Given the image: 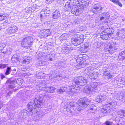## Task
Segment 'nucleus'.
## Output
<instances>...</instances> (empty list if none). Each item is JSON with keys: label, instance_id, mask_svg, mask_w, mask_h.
<instances>
[{"label": "nucleus", "instance_id": "12", "mask_svg": "<svg viewBox=\"0 0 125 125\" xmlns=\"http://www.w3.org/2000/svg\"><path fill=\"white\" fill-rule=\"evenodd\" d=\"M71 88L70 93L71 95H73L74 96L76 95L77 93L79 91L80 88V87L76 84L75 85V86Z\"/></svg>", "mask_w": 125, "mask_h": 125}, {"label": "nucleus", "instance_id": "59", "mask_svg": "<svg viewBox=\"0 0 125 125\" xmlns=\"http://www.w3.org/2000/svg\"><path fill=\"white\" fill-rule=\"evenodd\" d=\"M66 0H58V1L61 2H63L64 1Z\"/></svg>", "mask_w": 125, "mask_h": 125}, {"label": "nucleus", "instance_id": "54", "mask_svg": "<svg viewBox=\"0 0 125 125\" xmlns=\"http://www.w3.org/2000/svg\"><path fill=\"white\" fill-rule=\"evenodd\" d=\"M8 23L6 22H5L3 23L2 24V26H5V27H6L8 25Z\"/></svg>", "mask_w": 125, "mask_h": 125}, {"label": "nucleus", "instance_id": "1", "mask_svg": "<svg viewBox=\"0 0 125 125\" xmlns=\"http://www.w3.org/2000/svg\"><path fill=\"white\" fill-rule=\"evenodd\" d=\"M42 104V98L39 95H37L35 96L33 101L31 100L29 102L27 105V108L30 112L33 114L37 113L39 110L36 108H38V109L40 108Z\"/></svg>", "mask_w": 125, "mask_h": 125}, {"label": "nucleus", "instance_id": "42", "mask_svg": "<svg viewBox=\"0 0 125 125\" xmlns=\"http://www.w3.org/2000/svg\"><path fill=\"white\" fill-rule=\"evenodd\" d=\"M52 76L56 78L57 79H61L62 78V76H61V75L56 74L55 75H54V74H53Z\"/></svg>", "mask_w": 125, "mask_h": 125}, {"label": "nucleus", "instance_id": "2", "mask_svg": "<svg viewBox=\"0 0 125 125\" xmlns=\"http://www.w3.org/2000/svg\"><path fill=\"white\" fill-rule=\"evenodd\" d=\"M99 85V83L97 82L91 83L84 88L83 92L86 93L91 94L98 92L100 90Z\"/></svg>", "mask_w": 125, "mask_h": 125}, {"label": "nucleus", "instance_id": "46", "mask_svg": "<svg viewBox=\"0 0 125 125\" xmlns=\"http://www.w3.org/2000/svg\"><path fill=\"white\" fill-rule=\"evenodd\" d=\"M69 112L72 113H76L75 111L74 110L73 106L70 107V109L68 111Z\"/></svg>", "mask_w": 125, "mask_h": 125}, {"label": "nucleus", "instance_id": "56", "mask_svg": "<svg viewBox=\"0 0 125 125\" xmlns=\"http://www.w3.org/2000/svg\"><path fill=\"white\" fill-rule=\"evenodd\" d=\"M49 58L48 59L49 60H50V61H52L53 60V59L52 57H51V56H49Z\"/></svg>", "mask_w": 125, "mask_h": 125}, {"label": "nucleus", "instance_id": "55", "mask_svg": "<svg viewBox=\"0 0 125 125\" xmlns=\"http://www.w3.org/2000/svg\"><path fill=\"white\" fill-rule=\"evenodd\" d=\"M5 77V76L1 74V79H3V78Z\"/></svg>", "mask_w": 125, "mask_h": 125}, {"label": "nucleus", "instance_id": "13", "mask_svg": "<svg viewBox=\"0 0 125 125\" xmlns=\"http://www.w3.org/2000/svg\"><path fill=\"white\" fill-rule=\"evenodd\" d=\"M6 84L8 85V88L9 89H13L15 87L13 85L16 84V80L11 81L10 79L8 80L6 82Z\"/></svg>", "mask_w": 125, "mask_h": 125}, {"label": "nucleus", "instance_id": "38", "mask_svg": "<svg viewBox=\"0 0 125 125\" xmlns=\"http://www.w3.org/2000/svg\"><path fill=\"white\" fill-rule=\"evenodd\" d=\"M89 107V110L92 111L94 110L96 108V106L93 104H90Z\"/></svg>", "mask_w": 125, "mask_h": 125}, {"label": "nucleus", "instance_id": "23", "mask_svg": "<svg viewBox=\"0 0 125 125\" xmlns=\"http://www.w3.org/2000/svg\"><path fill=\"white\" fill-rule=\"evenodd\" d=\"M118 58L121 60H123L125 58V51L119 53Z\"/></svg>", "mask_w": 125, "mask_h": 125}, {"label": "nucleus", "instance_id": "3", "mask_svg": "<svg viewBox=\"0 0 125 125\" xmlns=\"http://www.w3.org/2000/svg\"><path fill=\"white\" fill-rule=\"evenodd\" d=\"M116 103L111 102H110L108 104L104 105L101 110V113L103 116L108 115L111 112L110 108H114L116 105Z\"/></svg>", "mask_w": 125, "mask_h": 125}, {"label": "nucleus", "instance_id": "30", "mask_svg": "<svg viewBox=\"0 0 125 125\" xmlns=\"http://www.w3.org/2000/svg\"><path fill=\"white\" fill-rule=\"evenodd\" d=\"M102 17H103L107 19H109L110 15L109 14V13L108 12H105L102 13L100 15Z\"/></svg>", "mask_w": 125, "mask_h": 125}, {"label": "nucleus", "instance_id": "36", "mask_svg": "<svg viewBox=\"0 0 125 125\" xmlns=\"http://www.w3.org/2000/svg\"><path fill=\"white\" fill-rule=\"evenodd\" d=\"M23 80L21 78L18 79L17 81L16 80V83H17L20 85H21L22 84Z\"/></svg>", "mask_w": 125, "mask_h": 125}, {"label": "nucleus", "instance_id": "10", "mask_svg": "<svg viewBox=\"0 0 125 125\" xmlns=\"http://www.w3.org/2000/svg\"><path fill=\"white\" fill-rule=\"evenodd\" d=\"M106 92L105 91H102L101 92L100 95H98L96 99L97 102L100 103V102H102L105 100L106 98Z\"/></svg>", "mask_w": 125, "mask_h": 125}, {"label": "nucleus", "instance_id": "26", "mask_svg": "<svg viewBox=\"0 0 125 125\" xmlns=\"http://www.w3.org/2000/svg\"><path fill=\"white\" fill-rule=\"evenodd\" d=\"M67 89V87L63 86L58 89L57 90V92L58 94H62L66 91Z\"/></svg>", "mask_w": 125, "mask_h": 125}, {"label": "nucleus", "instance_id": "7", "mask_svg": "<svg viewBox=\"0 0 125 125\" xmlns=\"http://www.w3.org/2000/svg\"><path fill=\"white\" fill-rule=\"evenodd\" d=\"M113 30L112 28L105 29L101 34V38L103 40H107L108 38H110L111 35L113 34Z\"/></svg>", "mask_w": 125, "mask_h": 125}, {"label": "nucleus", "instance_id": "28", "mask_svg": "<svg viewBox=\"0 0 125 125\" xmlns=\"http://www.w3.org/2000/svg\"><path fill=\"white\" fill-rule=\"evenodd\" d=\"M91 0H88V3H87V5L86 4L87 3H86L87 1H85V2H83V3H82L81 4L80 7H82L83 8V9L84 7H87L89 5V3L91 4L92 3Z\"/></svg>", "mask_w": 125, "mask_h": 125}, {"label": "nucleus", "instance_id": "18", "mask_svg": "<svg viewBox=\"0 0 125 125\" xmlns=\"http://www.w3.org/2000/svg\"><path fill=\"white\" fill-rule=\"evenodd\" d=\"M117 115L119 117L121 118H125V110H119L117 112Z\"/></svg>", "mask_w": 125, "mask_h": 125}, {"label": "nucleus", "instance_id": "6", "mask_svg": "<svg viewBox=\"0 0 125 125\" xmlns=\"http://www.w3.org/2000/svg\"><path fill=\"white\" fill-rule=\"evenodd\" d=\"M87 81L85 78L80 76L74 78L72 83L73 84L83 86L87 84Z\"/></svg>", "mask_w": 125, "mask_h": 125}, {"label": "nucleus", "instance_id": "52", "mask_svg": "<svg viewBox=\"0 0 125 125\" xmlns=\"http://www.w3.org/2000/svg\"><path fill=\"white\" fill-rule=\"evenodd\" d=\"M95 45H96V47L97 48H99L100 47V46H101L99 42H95Z\"/></svg>", "mask_w": 125, "mask_h": 125}, {"label": "nucleus", "instance_id": "34", "mask_svg": "<svg viewBox=\"0 0 125 125\" xmlns=\"http://www.w3.org/2000/svg\"><path fill=\"white\" fill-rule=\"evenodd\" d=\"M49 16V15L45 13H42L40 15L41 18V19H44L47 18Z\"/></svg>", "mask_w": 125, "mask_h": 125}, {"label": "nucleus", "instance_id": "16", "mask_svg": "<svg viewBox=\"0 0 125 125\" xmlns=\"http://www.w3.org/2000/svg\"><path fill=\"white\" fill-rule=\"evenodd\" d=\"M41 32H42V36H44L43 37H46L49 35L50 34V30L49 29H46L44 30H41Z\"/></svg>", "mask_w": 125, "mask_h": 125}, {"label": "nucleus", "instance_id": "8", "mask_svg": "<svg viewBox=\"0 0 125 125\" xmlns=\"http://www.w3.org/2000/svg\"><path fill=\"white\" fill-rule=\"evenodd\" d=\"M103 8L100 4L97 3L94 4L91 9L92 11L94 14H98L102 11Z\"/></svg>", "mask_w": 125, "mask_h": 125}, {"label": "nucleus", "instance_id": "63", "mask_svg": "<svg viewBox=\"0 0 125 125\" xmlns=\"http://www.w3.org/2000/svg\"><path fill=\"white\" fill-rule=\"evenodd\" d=\"M41 64L40 65H41L43 66V64L42 63V62L41 61Z\"/></svg>", "mask_w": 125, "mask_h": 125}, {"label": "nucleus", "instance_id": "40", "mask_svg": "<svg viewBox=\"0 0 125 125\" xmlns=\"http://www.w3.org/2000/svg\"><path fill=\"white\" fill-rule=\"evenodd\" d=\"M113 123L112 122L108 120L104 123L103 125H112L113 124Z\"/></svg>", "mask_w": 125, "mask_h": 125}, {"label": "nucleus", "instance_id": "14", "mask_svg": "<svg viewBox=\"0 0 125 125\" xmlns=\"http://www.w3.org/2000/svg\"><path fill=\"white\" fill-rule=\"evenodd\" d=\"M55 89V88L52 86L45 87L44 88V90L45 91L50 93H53Z\"/></svg>", "mask_w": 125, "mask_h": 125}, {"label": "nucleus", "instance_id": "37", "mask_svg": "<svg viewBox=\"0 0 125 125\" xmlns=\"http://www.w3.org/2000/svg\"><path fill=\"white\" fill-rule=\"evenodd\" d=\"M111 1L115 4H118L120 7L122 6V4L118 0H112Z\"/></svg>", "mask_w": 125, "mask_h": 125}, {"label": "nucleus", "instance_id": "48", "mask_svg": "<svg viewBox=\"0 0 125 125\" xmlns=\"http://www.w3.org/2000/svg\"><path fill=\"white\" fill-rule=\"evenodd\" d=\"M58 66H59L60 67L61 69L63 68L64 66L63 63L62 62H59V63Z\"/></svg>", "mask_w": 125, "mask_h": 125}, {"label": "nucleus", "instance_id": "44", "mask_svg": "<svg viewBox=\"0 0 125 125\" xmlns=\"http://www.w3.org/2000/svg\"><path fill=\"white\" fill-rule=\"evenodd\" d=\"M89 46V45L87 43H85L83 45V47H84V48L87 51L88 50V47Z\"/></svg>", "mask_w": 125, "mask_h": 125}, {"label": "nucleus", "instance_id": "31", "mask_svg": "<svg viewBox=\"0 0 125 125\" xmlns=\"http://www.w3.org/2000/svg\"><path fill=\"white\" fill-rule=\"evenodd\" d=\"M8 14H0V21L4 20L7 19V17L8 16Z\"/></svg>", "mask_w": 125, "mask_h": 125}, {"label": "nucleus", "instance_id": "9", "mask_svg": "<svg viewBox=\"0 0 125 125\" xmlns=\"http://www.w3.org/2000/svg\"><path fill=\"white\" fill-rule=\"evenodd\" d=\"M83 10V9L82 7L79 6L78 7L76 6H72L71 11L72 13L77 16L82 13Z\"/></svg>", "mask_w": 125, "mask_h": 125}, {"label": "nucleus", "instance_id": "53", "mask_svg": "<svg viewBox=\"0 0 125 125\" xmlns=\"http://www.w3.org/2000/svg\"><path fill=\"white\" fill-rule=\"evenodd\" d=\"M85 1H87L86 3H88V0H79V1L80 2H81V3H83V2H85ZM87 3H86V4L87 5Z\"/></svg>", "mask_w": 125, "mask_h": 125}, {"label": "nucleus", "instance_id": "50", "mask_svg": "<svg viewBox=\"0 0 125 125\" xmlns=\"http://www.w3.org/2000/svg\"><path fill=\"white\" fill-rule=\"evenodd\" d=\"M81 52L83 53L85 52H86V50L84 49L83 47H81L80 49Z\"/></svg>", "mask_w": 125, "mask_h": 125}, {"label": "nucleus", "instance_id": "62", "mask_svg": "<svg viewBox=\"0 0 125 125\" xmlns=\"http://www.w3.org/2000/svg\"><path fill=\"white\" fill-rule=\"evenodd\" d=\"M82 63L80 65V67L82 68Z\"/></svg>", "mask_w": 125, "mask_h": 125}, {"label": "nucleus", "instance_id": "20", "mask_svg": "<svg viewBox=\"0 0 125 125\" xmlns=\"http://www.w3.org/2000/svg\"><path fill=\"white\" fill-rule=\"evenodd\" d=\"M72 43L75 46H77L80 44L77 37H75L71 39Z\"/></svg>", "mask_w": 125, "mask_h": 125}, {"label": "nucleus", "instance_id": "45", "mask_svg": "<svg viewBox=\"0 0 125 125\" xmlns=\"http://www.w3.org/2000/svg\"><path fill=\"white\" fill-rule=\"evenodd\" d=\"M7 32L9 34H12V33H14L12 31L10 28L9 27L6 30Z\"/></svg>", "mask_w": 125, "mask_h": 125}, {"label": "nucleus", "instance_id": "35", "mask_svg": "<svg viewBox=\"0 0 125 125\" xmlns=\"http://www.w3.org/2000/svg\"><path fill=\"white\" fill-rule=\"evenodd\" d=\"M11 71V67H7L6 72H5V74L6 75H7L10 74V72Z\"/></svg>", "mask_w": 125, "mask_h": 125}, {"label": "nucleus", "instance_id": "58", "mask_svg": "<svg viewBox=\"0 0 125 125\" xmlns=\"http://www.w3.org/2000/svg\"><path fill=\"white\" fill-rule=\"evenodd\" d=\"M50 56H51V57H54L55 56V54L53 53Z\"/></svg>", "mask_w": 125, "mask_h": 125}, {"label": "nucleus", "instance_id": "4", "mask_svg": "<svg viewBox=\"0 0 125 125\" xmlns=\"http://www.w3.org/2000/svg\"><path fill=\"white\" fill-rule=\"evenodd\" d=\"M90 100L86 97H83L80 98L78 101L79 107L77 110L80 111L81 110L85 109L89 104Z\"/></svg>", "mask_w": 125, "mask_h": 125}, {"label": "nucleus", "instance_id": "27", "mask_svg": "<svg viewBox=\"0 0 125 125\" xmlns=\"http://www.w3.org/2000/svg\"><path fill=\"white\" fill-rule=\"evenodd\" d=\"M64 7V9L65 11H71L72 9L71 8H72V6H71L69 4L66 3Z\"/></svg>", "mask_w": 125, "mask_h": 125}, {"label": "nucleus", "instance_id": "39", "mask_svg": "<svg viewBox=\"0 0 125 125\" xmlns=\"http://www.w3.org/2000/svg\"><path fill=\"white\" fill-rule=\"evenodd\" d=\"M92 70V69L91 67L90 66L89 67H87L85 69V71H87V75H89L90 73H91V71Z\"/></svg>", "mask_w": 125, "mask_h": 125}, {"label": "nucleus", "instance_id": "29", "mask_svg": "<svg viewBox=\"0 0 125 125\" xmlns=\"http://www.w3.org/2000/svg\"><path fill=\"white\" fill-rule=\"evenodd\" d=\"M77 36L78 39L80 44H81L83 41L84 39L83 35L82 34L77 35Z\"/></svg>", "mask_w": 125, "mask_h": 125}, {"label": "nucleus", "instance_id": "19", "mask_svg": "<svg viewBox=\"0 0 125 125\" xmlns=\"http://www.w3.org/2000/svg\"><path fill=\"white\" fill-rule=\"evenodd\" d=\"M29 113L28 111L27 110L24 109L20 112L19 114L22 118H25Z\"/></svg>", "mask_w": 125, "mask_h": 125}, {"label": "nucleus", "instance_id": "11", "mask_svg": "<svg viewBox=\"0 0 125 125\" xmlns=\"http://www.w3.org/2000/svg\"><path fill=\"white\" fill-rule=\"evenodd\" d=\"M116 45V44L114 42L111 44H109L106 45L105 49L107 51L109 52L115 51L118 49Z\"/></svg>", "mask_w": 125, "mask_h": 125}, {"label": "nucleus", "instance_id": "32", "mask_svg": "<svg viewBox=\"0 0 125 125\" xmlns=\"http://www.w3.org/2000/svg\"><path fill=\"white\" fill-rule=\"evenodd\" d=\"M50 12V11L49 10V9L47 7L45 8L44 9L42 10L41 12L42 13H45L46 14H49Z\"/></svg>", "mask_w": 125, "mask_h": 125}, {"label": "nucleus", "instance_id": "21", "mask_svg": "<svg viewBox=\"0 0 125 125\" xmlns=\"http://www.w3.org/2000/svg\"><path fill=\"white\" fill-rule=\"evenodd\" d=\"M23 59L22 63L23 64H27L29 63L31 59V58L29 56H25Z\"/></svg>", "mask_w": 125, "mask_h": 125}, {"label": "nucleus", "instance_id": "25", "mask_svg": "<svg viewBox=\"0 0 125 125\" xmlns=\"http://www.w3.org/2000/svg\"><path fill=\"white\" fill-rule=\"evenodd\" d=\"M98 73H97L95 72L90 74L89 76V77L92 80L96 79L98 77Z\"/></svg>", "mask_w": 125, "mask_h": 125}, {"label": "nucleus", "instance_id": "61", "mask_svg": "<svg viewBox=\"0 0 125 125\" xmlns=\"http://www.w3.org/2000/svg\"><path fill=\"white\" fill-rule=\"evenodd\" d=\"M2 107V104L1 103H0V109Z\"/></svg>", "mask_w": 125, "mask_h": 125}, {"label": "nucleus", "instance_id": "43", "mask_svg": "<svg viewBox=\"0 0 125 125\" xmlns=\"http://www.w3.org/2000/svg\"><path fill=\"white\" fill-rule=\"evenodd\" d=\"M67 3L72 6H75L74 5V0H70L69 2Z\"/></svg>", "mask_w": 125, "mask_h": 125}, {"label": "nucleus", "instance_id": "15", "mask_svg": "<svg viewBox=\"0 0 125 125\" xmlns=\"http://www.w3.org/2000/svg\"><path fill=\"white\" fill-rule=\"evenodd\" d=\"M52 14V18L54 19H57L61 15L60 11L57 10L53 12Z\"/></svg>", "mask_w": 125, "mask_h": 125}, {"label": "nucleus", "instance_id": "60", "mask_svg": "<svg viewBox=\"0 0 125 125\" xmlns=\"http://www.w3.org/2000/svg\"><path fill=\"white\" fill-rule=\"evenodd\" d=\"M87 71H85V69L84 71V73H86L87 74Z\"/></svg>", "mask_w": 125, "mask_h": 125}, {"label": "nucleus", "instance_id": "51", "mask_svg": "<svg viewBox=\"0 0 125 125\" xmlns=\"http://www.w3.org/2000/svg\"><path fill=\"white\" fill-rule=\"evenodd\" d=\"M68 49L70 51L71 50H75V49L73 47H71L70 48H68V47H66L65 50Z\"/></svg>", "mask_w": 125, "mask_h": 125}, {"label": "nucleus", "instance_id": "24", "mask_svg": "<svg viewBox=\"0 0 125 125\" xmlns=\"http://www.w3.org/2000/svg\"><path fill=\"white\" fill-rule=\"evenodd\" d=\"M103 74L104 75L107 76L108 79H110L113 78V75H112L110 72L108 71H104Z\"/></svg>", "mask_w": 125, "mask_h": 125}, {"label": "nucleus", "instance_id": "17", "mask_svg": "<svg viewBox=\"0 0 125 125\" xmlns=\"http://www.w3.org/2000/svg\"><path fill=\"white\" fill-rule=\"evenodd\" d=\"M118 36L124 38L125 37V32L123 30H119L116 34Z\"/></svg>", "mask_w": 125, "mask_h": 125}, {"label": "nucleus", "instance_id": "33", "mask_svg": "<svg viewBox=\"0 0 125 125\" xmlns=\"http://www.w3.org/2000/svg\"><path fill=\"white\" fill-rule=\"evenodd\" d=\"M100 18L99 20V21L101 22L102 23H106L107 22V20H108L106 18H104L103 17L100 16Z\"/></svg>", "mask_w": 125, "mask_h": 125}, {"label": "nucleus", "instance_id": "41", "mask_svg": "<svg viewBox=\"0 0 125 125\" xmlns=\"http://www.w3.org/2000/svg\"><path fill=\"white\" fill-rule=\"evenodd\" d=\"M11 30L13 32H16L18 30L17 27L16 26H13L12 27H10Z\"/></svg>", "mask_w": 125, "mask_h": 125}, {"label": "nucleus", "instance_id": "49", "mask_svg": "<svg viewBox=\"0 0 125 125\" xmlns=\"http://www.w3.org/2000/svg\"><path fill=\"white\" fill-rule=\"evenodd\" d=\"M5 45L3 43H0V50H2L5 47Z\"/></svg>", "mask_w": 125, "mask_h": 125}, {"label": "nucleus", "instance_id": "22", "mask_svg": "<svg viewBox=\"0 0 125 125\" xmlns=\"http://www.w3.org/2000/svg\"><path fill=\"white\" fill-rule=\"evenodd\" d=\"M19 60V57L16 54L14 55L11 59V61L14 63L17 62Z\"/></svg>", "mask_w": 125, "mask_h": 125}, {"label": "nucleus", "instance_id": "57", "mask_svg": "<svg viewBox=\"0 0 125 125\" xmlns=\"http://www.w3.org/2000/svg\"><path fill=\"white\" fill-rule=\"evenodd\" d=\"M11 94V92L10 91L6 95V96H8V95H9L10 96V94Z\"/></svg>", "mask_w": 125, "mask_h": 125}, {"label": "nucleus", "instance_id": "5", "mask_svg": "<svg viewBox=\"0 0 125 125\" xmlns=\"http://www.w3.org/2000/svg\"><path fill=\"white\" fill-rule=\"evenodd\" d=\"M33 39L31 36H28L22 40L21 44L22 47L25 49L29 48L32 45Z\"/></svg>", "mask_w": 125, "mask_h": 125}, {"label": "nucleus", "instance_id": "47", "mask_svg": "<svg viewBox=\"0 0 125 125\" xmlns=\"http://www.w3.org/2000/svg\"><path fill=\"white\" fill-rule=\"evenodd\" d=\"M7 64L0 63V69H2L6 67Z\"/></svg>", "mask_w": 125, "mask_h": 125}, {"label": "nucleus", "instance_id": "64", "mask_svg": "<svg viewBox=\"0 0 125 125\" xmlns=\"http://www.w3.org/2000/svg\"><path fill=\"white\" fill-rule=\"evenodd\" d=\"M122 81H123V80H122V81H121V79L120 80V82H121V83H123L122 82Z\"/></svg>", "mask_w": 125, "mask_h": 125}]
</instances>
